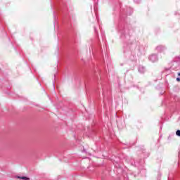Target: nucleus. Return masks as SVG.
I'll use <instances>...</instances> for the list:
<instances>
[{"mask_svg": "<svg viewBox=\"0 0 180 180\" xmlns=\"http://www.w3.org/2000/svg\"><path fill=\"white\" fill-rule=\"evenodd\" d=\"M133 9L130 7H127L121 10L120 20L117 26V32L120 35V39L124 42V54L125 56H131V50L130 46L134 44L136 41L133 39V34H134V29L131 25L125 23L126 16L131 15Z\"/></svg>", "mask_w": 180, "mask_h": 180, "instance_id": "nucleus-1", "label": "nucleus"}, {"mask_svg": "<svg viewBox=\"0 0 180 180\" xmlns=\"http://www.w3.org/2000/svg\"><path fill=\"white\" fill-rule=\"evenodd\" d=\"M124 161H126L128 164L132 165V167H136L138 169H143L144 168L145 161L144 159H141L139 160H134L132 158L129 156H124Z\"/></svg>", "mask_w": 180, "mask_h": 180, "instance_id": "nucleus-2", "label": "nucleus"}, {"mask_svg": "<svg viewBox=\"0 0 180 180\" xmlns=\"http://www.w3.org/2000/svg\"><path fill=\"white\" fill-rule=\"evenodd\" d=\"M148 60L151 63H157L158 61V56L157 54H152L148 57Z\"/></svg>", "mask_w": 180, "mask_h": 180, "instance_id": "nucleus-3", "label": "nucleus"}, {"mask_svg": "<svg viewBox=\"0 0 180 180\" xmlns=\"http://www.w3.org/2000/svg\"><path fill=\"white\" fill-rule=\"evenodd\" d=\"M138 70L140 74H144V72H146V67L143 65H139L138 68Z\"/></svg>", "mask_w": 180, "mask_h": 180, "instance_id": "nucleus-4", "label": "nucleus"}, {"mask_svg": "<svg viewBox=\"0 0 180 180\" xmlns=\"http://www.w3.org/2000/svg\"><path fill=\"white\" fill-rule=\"evenodd\" d=\"M165 46H162V45H159L156 47V50L158 51V53H161L162 51H164V50H165Z\"/></svg>", "mask_w": 180, "mask_h": 180, "instance_id": "nucleus-5", "label": "nucleus"}, {"mask_svg": "<svg viewBox=\"0 0 180 180\" xmlns=\"http://www.w3.org/2000/svg\"><path fill=\"white\" fill-rule=\"evenodd\" d=\"M148 155H150V154H148V153H146V151L143 150L141 157H143V158H148Z\"/></svg>", "mask_w": 180, "mask_h": 180, "instance_id": "nucleus-6", "label": "nucleus"}, {"mask_svg": "<svg viewBox=\"0 0 180 180\" xmlns=\"http://www.w3.org/2000/svg\"><path fill=\"white\" fill-rule=\"evenodd\" d=\"M17 178H18V179L30 180V179H29V177H27V176H18Z\"/></svg>", "mask_w": 180, "mask_h": 180, "instance_id": "nucleus-7", "label": "nucleus"}, {"mask_svg": "<svg viewBox=\"0 0 180 180\" xmlns=\"http://www.w3.org/2000/svg\"><path fill=\"white\" fill-rule=\"evenodd\" d=\"M134 65H136V60L132 61V67L131 68V70H134Z\"/></svg>", "mask_w": 180, "mask_h": 180, "instance_id": "nucleus-8", "label": "nucleus"}, {"mask_svg": "<svg viewBox=\"0 0 180 180\" xmlns=\"http://www.w3.org/2000/svg\"><path fill=\"white\" fill-rule=\"evenodd\" d=\"M176 136H178V137H180V130L178 129L176 131Z\"/></svg>", "mask_w": 180, "mask_h": 180, "instance_id": "nucleus-9", "label": "nucleus"}, {"mask_svg": "<svg viewBox=\"0 0 180 180\" xmlns=\"http://www.w3.org/2000/svg\"><path fill=\"white\" fill-rule=\"evenodd\" d=\"M134 2H135V4H140L141 0H134Z\"/></svg>", "mask_w": 180, "mask_h": 180, "instance_id": "nucleus-10", "label": "nucleus"}, {"mask_svg": "<svg viewBox=\"0 0 180 180\" xmlns=\"http://www.w3.org/2000/svg\"><path fill=\"white\" fill-rule=\"evenodd\" d=\"M94 33H96V34H97V36H98V30L96 29V27H94Z\"/></svg>", "mask_w": 180, "mask_h": 180, "instance_id": "nucleus-11", "label": "nucleus"}, {"mask_svg": "<svg viewBox=\"0 0 180 180\" xmlns=\"http://www.w3.org/2000/svg\"><path fill=\"white\" fill-rule=\"evenodd\" d=\"M53 18L55 20L57 19V17L56 16V12H53Z\"/></svg>", "mask_w": 180, "mask_h": 180, "instance_id": "nucleus-12", "label": "nucleus"}, {"mask_svg": "<svg viewBox=\"0 0 180 180\" xmlns=\"http://www.w3.org/2000/svg\"><path fill=\"white\" fill-rule=\"evenodd\" d=\"M173 65H178V62H173Z\"/></svg>", "mask_w": 180, "mask_h": 180, "instance_id": "nucleus-13", "label": "nucleus"}, {"mask_svg": "<svg viewBox=\"0 0 180 180\" xmlns=\"http://www.w3.org/2000/svg\"><path fill=\"white\" fill-rule=\"evenodd\" d=\"M101 35H102V38L104 39L105 38V34L103 32H101Z\"/></svg>", "mask_w": 180, "mask_h": 180, "instance_id": "nucleus-14", "label": "nucleus"}, {"mask_svg": "<svg viewBox=\"0 0 180 180\" xmlns=\"http://www.w3.org/2000/svg\"><path fill=\"white\" fill-rule=\"evenodd\" d=\"M176 80L177 81V82H180V77H177V78L176 79Z\"/></svg>", "mask_w": 180, "mask_h": 180, "instance_id": "nucleus-15", "label": "nucleus"}, {"mask_svg": "<svg viewBox=\"0 0 180 180\" xmlns=\"http://www.w3.org/2000/svg\"><path fill=\"white\" fill-rule=\"evenodd\" d=\"M53 88H55V86H56V82L55 81L53 82Z\"/></svg>", "mask_w": 180, "mask_h": 180, "instance_id": "nucleus-16", "label": "nucleus"}, {"mask_svg": "<svg viewBox=\"0 0 180 180\" xmlns=\"http://www.w3.org/2000/svg\"><path fill=\"white\" fill-rule=\"evenodd\" d=\"M179 77H180V72L178 73Z\"/></svg>", "mask_w": 180, "mask_h": 180, "instance_id": "nucleus-17", "label": "nucleus"}, {"mask_svg": "<svg viewBox=\"0 0 180 180\" xmlns=\"http://www.w3.org/2000/svg\"><path fill=\"white\" fill-rule=\"evenodd\" d=\"M162 127H160V130H162Z\"/></svg>", "mask_w": 180, "mask_h": 180, "instance_id": "nucleus-18", "label": "nucleus"}, {"mask_svg": "<svg viewBox=\"0 0 180 180\" xmlns=\"http://www.w3.org/2000/svg\"><path fill=\"white\" fill-rule=\"evenodd\" d=\"M54 79H56V75H54Z\"/></svg>", "mask_w": 180, "mask_h": 180, "instance_id": "nucleus-19", "label": "nucleus"}, {"mask_svg": "<svg viewBox=\"0 0 180 180\" xmlns=\"http://www.w3.org/2000/svg\"><path fill=\"white\" fill-rule=\"evenodd\" d=\"M96 19H97V20L98 21V16L96 15Z\"/></svg>", "mask_w": 180, "mask_h": 180, "instance_id": "nucleus-20", "label": "nucleus"}, {"mask_svg": "<svg viewBox=\"0 0 180 180\" xmlns=\"http://www.w3.org/2000/svg\"><path fill=\"white\" fill-rule=\"evenodd\" d=\"M94 11H96V8L94 7Z\"/></svg>", "mask_w": 180, "mask_h": 180, "instance_id": "nucleus-21", "label": "nucleus"}, {"mask_svg": "<svg viewBox=\"0 0 180 180\" xmlns=\"http://www.w3.org/2000/svg\"><path fill=\"white\" fill-rule=\"evenodd\" d=\"M161 94V95H163L164 94V93H160Z\"/></svg>", "mask_w": 180, "mask_h": 180, "instance_id": "nucleus-22", "label": "nucleus"}, {"mask_svg": "<svg viewBox=\"0 0 180 180\" xmlns=\"http://www.w3.org/2000/svg\"><path fill=\"white\" fill-rule=\"evenodd\" d=\"M83 153H85V150H83Z\"/></svg>", "mask_w": 180, "mask_h": 180, "instance_id": "nucleus-23", "label": "nucleus"}]
</instances>
